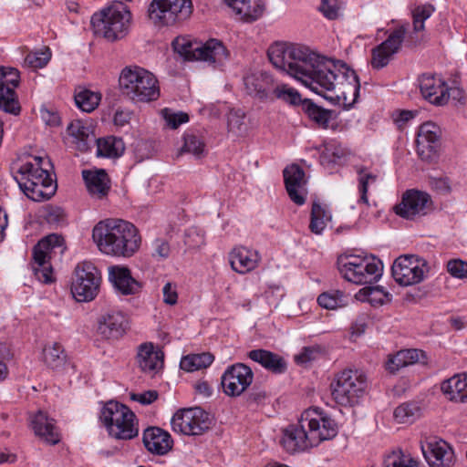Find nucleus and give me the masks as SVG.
<instances>
[{
    "instance_id": "a878e982",
    "label": "nucleus",
    "mask_w": 467,
    "mask_h": 467,
    "mask_svg": "<svg viewBox=\"0 0 467 467\" xmlns=\"http://www.w3.org/2000/svg\"><path fill=\"white\" fill-rule=\"evenodd\" d=\"M137 363L145 373H157L163 364V353L156 350L150 342L140 344L138 347Z\"/></svg>"
},
{
    "instance_id": "052dcab7",
    "label": "nucleus",
    "mask_w": 467,
    "mask_h": 467,
    "mask_svg": "<svg viewBox=\"0 0 467 467\" xmlns=\"http://www.w3.org/2000/svg\"><path fill=\"white\" fill-rule=\"evenodd\" d=\"M446 269L454 278H467V262L461 259H451L447 262Z\"/></svg>"
},
{
    "instance_id": "393cba45",
    "label": "nucleus",
    "mask_w": 467,
    "mask_h": 467,
    "mask_svg": "<svg viewBox=\"0 0 467 467\" xmlns=\"http://www.w3.org/2000/svg\"><path fill=\"white\" fill-rule=\"evenodd\" d=\"M109 279L114 288L122 295H134L141 288L140 283L132 277L130 270L125 266L109 267Z\"/></svg>"
},
{
    "instance_id": "8fccbe9b",
    "label": "nucleus",
    "mask_w": 467,
    "mask_h": 467,
    "mask_svg": "<svg viewBox=\"0 0 467 467\" xmlns=\"http://www.w3.org/2000/svg\"><path fill=\"white\" fill-rule=\"evenodd\" d=\"M344 154L345 150L340 144L333 140L327 142L320 155V163L324 166L335 163L337 160L343 157Z\"/></svg>"
},
{
    "instance_id": "f8f14e48",
    "label": "nucleus",
    "mask_w": 467,
    "mask_h": 467,
    "mask_svg": "<svg viewBox=\"0 0 467 467\" xmlns=\"http://www.w3.org/2000/svg\"><path fill=\"white\" fill-rule=\"evenodd\" d=\"M210 424L208 413L198 407L181 410L171 419L173 431L184 435H202Z\"/></svg>"
},
{
    "instance_id": "c03bdc74",
    "label": "nucleus",
    "mask_w": 467,
    "mask_h": 467,
    "mask_svg": "<svg viewBox=\"0 0 467 467\" xmlns=\"http://www.w3.org/2000/svg\"><path fill=\"white\" fill-rule=\"evenodd\" d=\"M331 220V215L327 213L319 203L314 202L311 210V220L309 229L313 234H320Z\"/></svg>"
},
{
    "instance_id": "680f3d73",
    "label": "nucleus",
    "mask_w": 467,
    "mask_h": 467,
    "mask_svg": "<svg viewBox=\"0 0 467 467\" xmlns=\"http://www.w3.org/2000/svg\"><path fill=\"white\" fill-rule=\"evenodd\" d=\"M339 8L338 0H321L319 6L324 16L331 20L337 18Z\"/></svg>"
},
{
    "instance_id": "5fc2aeb1",
    "label": "nucleus",
    "mask_w": 467,
    "mask_h": 467,
    "mask_svg": "<svg viewBox=\"0 0 467 467\" xmlns=\"http://www.w3.org/2000/svg\"><path fill=\"white\" fill-rule=\"evenodd\" d=\"M20 81L19 71L15 67H0V88L15 90Z\"/></svg>"
},
{
    "instance_id": "f704fd0d",
    "label": "nucleus",
    "mask_w": 467,
    "mask_h": 467,
    "mask_svg": "<svg viewBox=\"0 0 467 467\" xmlns=\"http://www.w3.org/2000/svg\"><path fill=\"white\" fill-rule=\"evenodd\" d=\"M237 15L245 21L258 19L265 11L262 0H224Z\"/></svg>"
},
{
    "instance_id": "c85d7f7f",
    "label": "nucleus",
    "mask_w": 467,
    "mask_h": 467,
    "mask_svg": "<svg viewBox=\"0 0 467 467\" xmlns=\"http://www.w3.org/2000/svg\"><path fill=\"white\" fill-rule=\"evenodd\" d=\"M441 389L446 398L453 402H467V375L457 374L443 380Z\"/></svg>"
},
{
    "instance_id": "0e129e2a",
    "label": "nucleus",
    "mask_w": 467,
    "mask_h": 467,
    "mask_svg": "<svg viewBox=\"0 0 467 467\" xmlns=\"http://www.w3.org/2000/svg\"><path fill=\"white\" fill-rule=\"evenodd\" d=\"M163 302L174 306L178 301L177 285L174 283L167 282L162 288Z\"/></svg>"
},
{
    "instance_id": "3c124183",
    "label": "nucleus",
    "mask_w": 467,
    "mask_h": 467,
    "mask_svg": "<svg viewBox=\"0 0 467 467\" xmlns=\"http://www.w3.org/2000/svg\"><path fill=\"white\" fill-rule=\"evenodd\" d=\"M69 136L76 139L80 143V148H87L91 132L89 128L86 127L81 120H74L67 127Z\"/></svg>"
},
{
    "instance_id": "7ed1b4c3",
    "label": "nucleus",
    "mask_w": 467,
    "mask_h": 467,
    "mask_svg": "<svg viewBox=\"0 0 467 467\" xmlns=\"http://www.w3.org/2000/svg\"><path fill=\"white\" fill-rule=\"evenodd\" d=\"M130 22V11L121 2L113 4L91 17L94 33L110 42L122 39L129 32Z\"/></svg>"
},
{
    "instance_id": "9b49d317",
    "label": "nucleus",
    "mask_w": 467,
    "mask_h": 467,
    "mask_svg": "<svg viewBox=\"0 0 467 467\" xmlns=\"http://www.w3.org/2000/svg\"><path fill=\"white\" fill-rule=\"evenodd\" d=\"M428 271L426 260L414 254L400 255L394 261L391 267L394 280L403 286L422 282Z\"/></svg>"
},
{
    "instance_id": "de8ad7c7",
    "label": "nucleus",
    "mask_w": 467,
    "mask_h": 467,
    "mask_svg": "<svg viewBox=\"0 0 467 467\" xmlns=\"http://www.w3.org/2000/svg\"><path fill=\"white\" fill-rule=\"evenodd\" d=\"M302 105L303 109L312 120L323 128L327 127L331 117V112L329 110L318 107L309 99H305L302 102Z\"/></svg>"
},
{
    "instance_id": "c756f323",
    "label": "nucleus",
    "mask_w": 467,
    "mask_h": 467,
    "mask_svg": "<svg viewBox=\"0 0 467 467\" xmlns=\"http://www.w3.org/2000/svg\"><path fill=\"white\" fill-rule=\"evenodd\" d=\"M248 358L259 363L265 369L275 374H282L286 368L285 360L279 355L265 349H254L248 352Z\"/></svg>"
},
{
    "instance_id": "a211bd4d",
    "label": "nucleus",
    "mask_w": 467,
    "mask_h": 467,
    "mask_svg": "<svg viewBox=\"0 0 467 467\" xmlns=\"http://www.w3.org/2000/svg\"><path fill=\"white\" fill-rule=\"evenodd\" d=\"M406 33L407 27L400 26L384 42L372 49L371 66L373 68L380 69L389 63L392 56L400 50Z\"/></svg>"
},
{
    "instance_id": "a18cd8bd",
    "label": "nucleus",
    "mask_w": 467,
    "mask_h": 467,
    "mask_svg": "<svg viewBox=\"0 0 467 467\" xmlns=\"http://www.w3.org/2000/svg\"><path fill=\"white\" fill-rule=\"evenodd\" d=\"M183 139V146L177 156L182 155L183 152L191 153L196 158L203 156L205 152V143L200 136L193 132H186Z\"/></svg>"
},
{
    "instance_id": "a19ab883",
    "label": "nucleus",
    "mask_w": 467,
    "mask_h": 467,
    "mask_svg": "<svg viewBox=\"0 0 467 467\" xmlns=\"http://www.w3.org/2000/svg\"><path fill=\"white\" fill-rule=\"evenodd\" d=\"M43 360L52 369L61 368L66 361L64 348L57 342L47 345L43 349Z\"/></svg>"
},
{
    "instance_id": "ea45409f",
    "label": "nucleus",
    "mask_w": 467,
    "mask_h": 467,
    "mask_svg": "<svg viewBox=\"0 0 467 467\" xmlns=\"http://www.w3.org/2000/svg\"><path fill=\"white\" fill-rule=\"evenodd\" d=\"M363 280L365 284L377 282L382 275L383 264L375 256H361Z\"/></svg>"
},
{
    "instance_id": "79ce46f5",
    "label": "nucleus",
    "mask_w": 467,
    "mask_h": 467,
    "mask_svg": "<svg viewBox=\"0 0 467 467\" xmlns=\"http://www.w3.org/2000/svg\"><path fill=\"white\" fill-rule=\"evenodd\" d=\"M74 98L77 107L88 113L97 109L101 99L99 93L86 88L78 90Z\"/></svg>"
},
{
    "instance_id": "4be33fe9",
    "label": "nucleus",
    "mask_w": 467,
    "mask_h": 467,
    "mask_svg": "<svg viewBox=\"0 0 467 467\" xmlns=\"http://www.w3.org/2000/svg\"><path fill=\"white\" fill-rule=\"evenodd\" d=\"M261 256L256 250L245 246H236L229 253V262L234 271L247 274L258 266Z\"/></svg>"
},
{
    "instance_id": "473e14b6",
    "label": "nucleus",
    "mask_w": 467,
    "mask_h": 467,
    "mask_svg": "<svg viewBox=\"0 0 467 467\" xmlns=\"http://www.w3.org/2000/svg\"><path fill=\"white\" fill-rule=\"evenodd\" d=\"M34 161L23 163L18 169L20 177H16V180L17 182L28 181L38 183L46 182L47 180L53 181L47 170L42 167L44 159L42 157H35Z\"/></svg>"
},
{
    "instance_id": "603ef678",
    "label": "nucleus",
    "mask_w": 467,
    "mask_h": 467,
    "mask_svg": "<svg viewBox=\"0 0 467 467\" xmlns=\"http://www.w3.org/2000/svg\"><path fill=\"white\" fill-rule=\"evenodd\" d=\"M434 10V6L430 4L418 5L412 10L414 32L424 30V22L431 16Z\"/></svg>"
},
{
    "instance_id": "e2e57ef3",
    "label": "nucleus",
    "mask_w": 467,
    "mask_h": 467,
    "mask_svg": "<svg viewBox=\"0 0 467 467\" xmlns=\"http://www.w3.org/2000/svg\"><path fill=\"white\" fill-rule=\"evenodd\" d=\"M399 353L402 355L401 358L404 359L405 367L413 365L420 361V358H424V352L415 348L402 349Z\"/></svg>"
},
{
    "instance_id": "b1692460",
    "label": "nucleus",
    "mask_w": 467,
    "mask_h": 467,
    "mask_svg": "<svg viewBox=\"0 0 467 467\" xmlns=\"http://www.w3.org/2000/svg\"><path fill=\"white\" fill-rule=\"evenodd\" d=\"M283 173L285 189L290 199L297 205L304 204L306 198L301 189L305 185L306 180L303 169L296 164H292L287 166Z\"/></svg>"
},
{
    "instance_id": "9d476101",
    "label": "nucleus",
    "mask_w": 467,
    "mask_h": 467,
    "mask_svg": "<svg viewBox=\"0 0 467 467\" xmlns=\"http://www.w3.org/2000/svg\"><path fill=\"white\" fill-rule=\"evenodd\" d=\"M64 239L57 234H51L42 238L33 250V271L36 277L43 283L53 282V269L50 264L51 254L56 248L63 251Z\"/></svg>"
},
{
    "instance_id": "6e6d98bb",
    "label": "nucleus",
    "mask_w": 467,
    "mask_h": 467,
    "mask_svg": "<svg viewBox=\"0 0 467 467\" xmlns=\"http://www.w3.org/2000/svg\"><path fill=\"white\" fill-rule=\"evenodd\" d=\"M161 113L166 122V125L172 130H175L182 124L189 121V115L182 111H174L171 109L165 108L161 109Z\"/></svg>"
},
{
    "instance_id": "864d4df0",
    "label": "nucleus",
    "mask_w": 467,
    "mask_h": 467,
    "mask_svg": "<svg viewBox=\"0 0 467 467\" xmlns=\"http://www.w3.org/2000/svg\"><path fill=\"white\" fill-rule=\"evenodd\" d=\"M384 467H420L417 461L401 451H393L384 460Z\"/></svg>"
},
{
    "instance_id": "6e6552de",
    "label": "nucleus",
    "mask_w": 467,
    "mask_h": 467,
    "mask_svg": "<svg viewBox=\"0 0 467 467\" xmlns=\"http://www.w3.org/2000/svg\"><path fill=\"white\" fill-rule=\"evenodd\" d=\"M149 17L156 26H172L190 17L191 0H153L149 6Z\"/></svg>"
},
{
    "instance_id": "bb28decb",
    "label": "nucleus",
    "mask_w": 467,
    "mask_h": 467,
    "mask_svg": "<svg viewBox=\"0 0 467 467\" xmlns=\"http://www.w3.org/2000/svg\"><path fill=\"white\" fill-rule=\"evenodd\" d=\"M143 443L149 451L158 455L166 454L172 447L171 435L158 427H150L144 431Z\"/></svg>"
},
{
    "instance_id": "72a5a7b5",
    "label": "nucleus",
    "mask_w": 467,
    "mask_h": 467,
    "mask_svg": "<svg viewBox=\"0 0 467 467\" xmlns=\"http://www.w3.org/2000/svg\"><path fill=\"white\" fill-rule=\"evenodd\" d=\"M18 185L27 198L35 202H42L50 199L57 189V185L54 182L48 180L42 183L18 181Z\"/></svg>"
},
{
    "instance_id": "4468645a",
    "label": "nucleus",
    "mask_w": 467,
    "mask_h": 467,
    "mask_svg": "<svg viewBox=\"0 0 467 467\" xmlns=\"http://www.w3.org/2000/svg\"><path fill=\"white\" fill-rule=\"evenodd\" d=\"M432 210L431 196L417 190H408L403 193L400 203L394 207L396 214L407 220H414L426 215Z\"/></svg>"
},
{
    "instance_id": "20e7f679",
    "label": "nucleus",
    "mask_w": 467,
    "mask_h": 467,
    "mask_svg": "<svg viewBox=\"0 0 467 467\" xmlns=\"http://www.w3.org/2000/svg\"><path fill=\"white\" fill-rule=\"evenodd\" d=\"M119 87L122 93L133 101L150 102L160 97L157 78L142 67L124 68L119 76Z\"/></svg>"
},
{
    "instance_id": "69168bd1",
    "label": "nucleus",
    "mask_w": 467,
    "mask_h": 467,
    "mask_svg": "<svg viewBox=\"0 0 467 467\" xmlns=\"http://www.w3.org/2000/svg\"><path fill=\"white\" fill-rule=\"evenodd\" d=\"M401 357L402 355H400L399 351L394 355H389L388 359L385 362L386 370L394 374L400 368H405L404 359H402Z\"/></svg>"
},
{
    "instance_id": "412c9836",
    "label": "nucleus",
    "mask_w": 467,
    "mask_h": 467,
    "mask_svg": "<svg viewBox=\"0 0 467 467\" xmlns=\"http://www.w3.org/2000/svg\"><path fill=\"white\" fill-rule=\"evenodd\" d=\"M127 327L125 316L119 311H109L98 319L99 336L103 339L116 340L122 337Z\"/></svg>"
},
{
    "instance_id": "4c0bfd02",
    "label": "nucleus",
    "mask_w": 467,
    "mask_h": 467,
    "mask_svg": "<svg viewBox=\"0 0 467 467\" xmlns=\"http://www.w3.org/2000/svg\"><path fill=\"white\" fill-rule=\"evenodd\" d=\"M349 300V296L340 290H329L320 294L317 297L318 305L330 310L347 306Z\"/></svg>"
},
{
    "instance_id": "774afa93",
    "label": "nucleus",
    "mask_w": 467,
    "mask_h": 467,
    "mask_svg": "<svg viewBox=\"0 0 467 467\" xmlns=\"http://www.w3.org/2000/svg\"><path fill=\"white\" fill-rule=\"evenodd\" d=\"M153 257H158L159 259H166L169 257L171 248L167 241L163 239H156L153 243Z\"/></svg>"
},
{
    "instance_id": "49530a36",
    "label": "nucleus",
    "mask_w": 467,
    "mask_h": 467,
    "mask_svg": "<svg viewBox=\"0 0 467 467\" xmlns=\"http://www.w3.org/2000/svg\"><path fill=\"white\" fill-rule=\"evenodd\" d=\"M0 109L15 116L20 113L21 107L16 90L0 88Z\"/></svg>"
},
{
    "instance_id": "2f4dec72",
    "label": "nucleus",
    "mask_w": 467,
    "mask_h": 467,
    "mask_svg": "<svg viewBox=\"0 0 467 467\" xmlns=\"http://www.w3.org/2000/svg\"><path fill=\"white\" fill-rule=\"evenodd\" d=\"M244 83L250 96L264 100L269 96L272 78L266 73H254L244 77Z\"/></svg>"
},
{
    "instance_id": "c9c22d12",
    "label": "nucleus",
    "mask_w": 467,
    "mask_h": 467,
    "mask_svg": "<svg viewBox=\"0 0 467 467\" xmlns=\"http://www.w3.org/2000/svg\"><path fill=\"white\" fill-rule=\"evenodd\" d=\"M125 144L121 138L108 137L97 140V153L99 156L117 158L123 154Z\"/></svg>"
},
{
    "instance_id": "f3484780",
    "label": "nucleus",
    "mask_w": 467,
    "mask_h": 467,
    "mask_svg": "<svg viewBox=\"0 0 467 467\" xmlns=\"http://www.w3.org/2000/svg\"><path fill=\"white\" fill-rule=\"evenodd\" d=\"M318 441L316 432L307 434L302 418H300L298 424L290 425L284 431L281 444L287 452L295 453L317 446Z\"/></svg>"
},
{
    "instance_id": "cd10ccee",
    "label": "nucleus",
    "mask_w": 467,
    "mask_h": 467,
    "mask_svg": "<svg viewBox=\"0 0 467 467\" xmlns=\"http://www.w3.org/2000/svg\"><path fill=\"white\" fill-rule=\"evenodd\" d=\"M82 176L89 194L96 199H103L109 193L110 185L108 174L104 170H84Z\"/></svg>"
},
{
    "instance_id": "338daca9",
    "label": "nucleus",
    "mask_w": 467,
    "mask_h": 467,
    "mask_svg": "<svg viewBox=\"0 0 467 467\" xmlns=\"http://www.w3.org/2000/svg\"><path fill=\"white\" fill-rule=\"evenodd\" d=\"M158 396L159 394L156 390L150 389L142 393H131L130 399L142 405H150L158 399Z\"/></svg>"
},
{
    "instance_id": "e433bc0d",
    "label": "nucleus",
    "mask_w": 467,
    "mask_h": 467,
    "mask_svg": "<svg viewBox=\"0 0 467 467\" xmlns=\"http://www.w3.org/2000/svg\"><path fill=\"white\" fill-rule=\"evenodd\" d=\"M357 298L362 301H368L372 306H382L389 303L392 299L391 294L385 291L382 286H366L361 288L357 294Z\"/></svg>"
},
{
    "instance_id": "f257e3e1",
    "label": "nucleus",
    "mask_w": 467,
    "mask_h": 467,
    "mask_svg": "<svg viewBox=\"0 0 467 467\" xmlns=\"http://www.w3.org/2000/svg\"><path fill=\"white\" fill-rule=\"evenodd\" d=\"M267 56L275 68L326 99H343L347 102L352 98L353 103L359 95V78L344 62L321 57L303 46L282 42L271 45Z\"/></svg>"
},
{
    "instance_id": "f03ea898",
    "label": "nucleus",
    "mask_w": 467,
    "mask_h": 467,
    "mask_svg": "<svg viewBox=\"0 0 467 467\" xmlns=\"http://www.w3.org/2000/svg\"><path fill=\"white\" fill-rule=\"evenodd\" d=\"M92 239L101 253L118 257L132 256L140 245L137 228L121 219L99 222L92 230Z\"/></svg>"
},
{
    "instance_id": "39448f33",
    "label": "nucleus",
    "mask_w": 467,
    "mask_h": 467,
    "mask_svg": "<svg viewBox=\"0 0 467 467\" xmlns=\"http://www.w3.org/2000/svg\"><path fill=\"white\" fill-rule=\"evenodd\" d=\"M99 420L109 436L118 440H130L139 433L136 415L126 405L115 400L105 403Z\"/></svg>"
},
{
    "instance_id": "1a4fd4ad",
    "label": "nucleus",
    "mask_w": 467,
    "mask_h": 467,
    "mask_svg": "<svg viewBox=\"0 0 467 467\" xmlns=\"http://www.w3.org/2000/svg\"><path fill=\"white\" fill-rule=\"evenodd\" d=\"M100 283L99 270L90 262H82L75 269L72 294L79 302L91 301L98 296Z\"/></svg>"
},
{
    "instance_id": "423d86ee",
    "label": "nucleus",
    "mask_w": 467,
    "mask_h": 467,
    "mask_svg": "<svg viewBox=\"0 0 467 467\" xmlns=\"http://www.w3.org/2000/svg\"><path fill=\"white\" fill-rule=\"evenodd\" d=\"M172 46L185 59L203 61L214 67L223 65L230 56L223 43L215 38L205 43H192L184 38H176Z\"/></svg>"
},
{
    "instance_id": "5701e85b",
    "label": "nucleus",
    "mask_w": 467,
    "mask_h": 467,
    "mask_svg": "<svg viewBox=\"0 0 467 467\" xmlns=\"http://www.w3.org/2000/svg\"><path fill=\"white\" fill-rule=\"evenodd\" d=\"M30 423L36 436L47 443L55 445L60 441V433L56 421L47 412L38 410L32 416Z\"/></svg>"
},
{
    "instance_id": "58836bf2",
    "label": "nucleus",
    "mask_w": 467,
    "mask_h": 467,
    "mask_svg": "<svg viewBox=\"0 0 467 467\" xmlns=\"http://www.w3.org/2000/svg\"><path fill=\"white\" fill-rule=\"evenodd\" d=\"M213 359L214 357L209 352L192 354L182 358L180 367L185 371L192 372L195 370L206 368L213 363Z\"/></svg>"
},
{
    "instance_id": "6ab92c4d",
    "label": "nucleus",
    "mask_w": 467,
    "mask_h": 467,
    "mask_svg": "<svg viewBox=\"0 0 467 467\" xmlns=\"http://www.w3.org/2000/svg\"><path fill=\"white\" fill-rule=\"evenodd\" d=\"M419 84L422 97L430 103L443 106L449 101V87L440 75L422 74L419 78Z\"/></svg>"
},
{
    "instance_id": "09e8293b",
    "label": "nucleus",
    "mask_w": 467,
    "mask_h": 467,
    "mask_svg": "<svg viewBox=\"0 0 467 467\" xmlns=\"http://www.w3.org/2000/svg\"><path fill=\"white\" fill-rule=\"evenodd\" d=\"M358 192L360 194L358 202L368 205V185L374 183L377 176L368 172L365 168H359L358 171Z\"/></svg>"
},
{
    "instance_id": "2eb2a0df",
    "label": "nucleus",
    "mask_w": 467,
    "mask_h": 467,
    "mask_svg": "<svg viewBox=\"0 0 467 467\" xmlns=\"http://www.w3.org/2000/svg\"><path fill=\"white\" fill-rule=\"evenodd\" d=\"M254 380V372L244 363L229 366L221 378L223 392L230 397L244 393Z\"/></svg>"
},
{
    "instance_id": "7c9ffc66",
    "label": "nucleus",
    "mask_w": 467,
    "mask_h": 467,
    "mask_svg": "<svg viewBox=\"0 0 467 467\" xmlns=\"http://www.w3.org/2000/svg\"><path fill=\"white\" fill-rule=\"evenodd\" d=\"M338 270L342 276L348 282L356 285H364L361 273L362 262L360 255L349 254L341 256L337 262Z\"/></svg>"
},
{
    "instance_id": "4d7b16f0",
    "label": "nucleus",
    "mask_w": 467,
    "mask_h": 467,
    "mask_svg": "<svg viewBox=\"0 0 467 467\" xmlns=\"http://www.w3.org/2000/svg\"><path fill=\"white\" fill-rule=\"evenodd\" d=\"M275 98L289 102L292 105H297L301 102L300 94L288 85L282 84L273 89Z\"/></svg>"
},
{
    "instance_id": "37998d69",
    "label": "nucleus",
    "mask_w": 467,
    "mask_h": 467,
    "mask_svg": "<svg viewBox=\"0 0 467 467\" xmlns=\"http://www.w3.org/2000/svg\"><path fill=\"white\" fill-rule=\"evenodd\" d=\"M394 419L399 423H412L420 416V408L416 402H404L394 410Z\"/></svg>"
},
{
    "instance_id": "0eeeda50",
    "label": "nucleus",
    "mask_w": 467,
    "mask_h": 467,
    "mask_svg": "<svg viewBox=\"0 0 467 467\" xmlns=\"http://www.w3.org/2000/svg\"><path fill=\"white\" fill-rule=\"evenodd\" d=\"M331 389L332 397L337 404L353 406L365 391L366 377L358 370H343L337 375Z\"/></svg>"
},
{
    "instance_id": "ddd939ff",
    "label": "nucleus",
    "mask_w": 467,
    "mask_h": 467,
    "mask_svg": "<svg viewBox=\"0 0 467 467\" xmlns=\"http://www.w3.org/2000/svg\"><path fill=\"white\" fill-rule=\"evenodd\" d=\"M307 434L316 432L319 441L317 446L324 441L331 440L337 434L336 421L318 408H309L301 415Z\"/></svg>"
},
{
    "instance_id": "bf43d9fd",
    "label": "nucleus",
    "mask_w": 467,
    "mask_h": 467,
    "mask_svg": "<svg viewBox=\"0 0 467 467\" xmlns=\"http://www.w3.org/2000/svg\"><path fill=\"white\" fill-rule=\"evenodd\" d=\"M229 131L242 134L245 130L244 113L241 110L231 111L228 115Z\"/></svg>"
},
{
    "instance_id": "13d9d810",
    "label": "nucleus",
    "mask_w": 467,
    "mask_h": 467,
    "mask_svg": "<svg viewBox=\"0 0 467 467\" xmlns=\"http://www.w3.org/2000/svg\"><path fill=\"white\" fill-rule=\"evenodd\" d=\"M51 52L49 48H46L41 52H34L26 55L24 60V65L31 68H42L50 60Z\"/></svg>"
},
{
    "instance_id": "aec40b11",
    "label": "nucleus",
    "mask_w": 467,
    "mask_h": 467,
    "mask_svg": "<svg viewBox=\"0 0 467 467\" xmlns=\"http://www.w3.org/2000/svg\"><path fill=\"white\" fill-rule=\"evenodd\" d=\"M441 130L432 123L426 122L420 125L417 136V151L422 161H431L438 154Z\"/></svg>"
},
{
    "instance_id": "dca6fc26",
    "label": "nucleus",
    "mask_w": 467,
    "mask_h": 467,
    "mask_svg": "<svg viewBox=\"0 0 467 467\" xmlns=\"http://www.w3.org/2000/svg\"><path fill=\"white\" fill-rule=\"evenodd\" d=\"M420 448L430 467H454V451L445 441L431 437L422 441Z\"/></svg>"
}]
</instances>
